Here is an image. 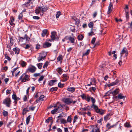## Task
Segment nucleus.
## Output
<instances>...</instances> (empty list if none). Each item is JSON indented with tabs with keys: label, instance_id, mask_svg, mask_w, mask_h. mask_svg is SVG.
<instances>
[{
	"label": "nucleus",
	"instance_id": "obj_8",
	"mask_svg": "<svg viewBox=\"0 0 132 132\" xmlns=\"http://www.w3.org/2000/svg\"><path fill=\"white\" fill-rule=\"evenodd\" d=\"M113 4L111 3L110 2L108 8V10L107 13L109 14L111 13L113 9Z\"/></svg>",
	"mask_w": 132,
	"mask_h": 132
},
{
	"label": "nucleus",
	"instance_id": "obj_18",
	"mask_svg": "<svg viewBox=\"0 0 132 132\" xmlns=\"http://www.w3.org/2000/svg\"><path fill=\"white\" fill-rule=\"evenodd\" d=\"M24 45H26V46L24 47V48L26 50L28 49L29 48H30V50H31V49H32V47L31 45L30 44H24Z\"/></svg>",
	"mask_w": 132,
	"mask_h": 132
},
{
	"label": "nucleus",
	"instance_id": "obj_53",
	"mask_svg": "<svg viewBox=\"0 0 132 132\" xmlns=\"http://www.w3.org/2000/svg\"><path fill=\"white\" fill-rule=\"evenodd\" d=\"M22 13H20L18 16V19L19 20L21 19L22 17Z\"/></svg>",
	"mask_w": 132,
	"mask_h": 132
},
{
	"label": "nucleus",
	"instance_id": "obj_29",
	"mask_svg": "<svg viewBox=\"0 0 132 132\" xmlns=\"http://www.w3.org/2000/svg\"><path fill=\"white\" fill-rule=\"evenodd\" d=\"M110 114L109 113L107 115L105 116L104 118V120L106 121L107 120L110 119Z\"/></svg>",
	"mask_w": 132,
	"mask_h": 132
},
{
	"label": "nucleus",
	"instance_id": "obj_9",
	"mask_svg": "<svg viewBox=\"0 0 132 132\" xmlns=\"http://www.w3.org/2000/svg\"><path fill=\"white\" fill-rule=\"evenodd\" d=\"M119 81V80L118 79H116L114 82H112L110 84H108L107 85L109 87H110L111 86L116 85L118 84Z\"/></svg>",
	"mask_w": 132,
	"mask_h": 132
},
{
	"label": "nucleus",
	"instance_id": "obj_58",
	"mask_svg": "<svg viewBox=\"0 0 132 132\" xmlns=\"http://www.w3.org/2000/svg\"><path fill=\"white\" fill-rule=\"evenodd\" d=\"M81 97L82 99L86 100L87 96H86L84 94H83L81 95Z\"/></svg>",
	"mask_w": 132,
	"mask_h": 132
},
{
	"label": "nucleus",
	"instance_id": "obj_4",
	"mask_svg": "<svg viewBox=\"0 0 132 132\" xmlns=\"http://www.w3.org/2000/svg\"><path fill=\"white\" fill-rule=\"evenodd\" d=\"M56 32L55 31L51 32V38L54 41L55 40L59 39V37H56Z\"/></svg>",
	"mask_w": 132,
	"mask_h": 132
},
{
	"label": "nucleus",
	"instance_id": "obj_14",
	"mask_svg": "<svg viewBox=\"0 0 132 132\" xmlns=\"http://www.w3.org/2000/svg\"><path fill=\"white\" fill-rule=\"evenodd\" d=\"M63 81H65L67 80L69 78L68 75L67 74H64L63 75Z\"/></svg>",
	"mask_w": 132,
	"mask_h": 132
},
{
	"label": "nucleus",
	"instance_id": "obj_26",
	"mask_svg": "<svg viewBox=\"0 0 132 132\" xmlns=\"http://www.w3.org/2000/svg\"><path fill=\"white\" fill-rule=\"evenodd\" d=\"M12 98L15 101H19L20 100V98L17 97L15 94H13L12 95Z\"/></svg>",
	"mask_w": 132,
	"mask_h": 132
},
{
	"label": "nucleus",
	"instance_id": "obj_39",
	"mask_svg": "<svg viewBox=\"0 0 132 132\" xmlns=\"http://www.w3.org/2000/svg\"><path fill=\"white\" fill-rule=\"evenodd\" d=\"M49 62L47 61H46L45 63L44 64L43 67V68H46L48 65Z\"/></svg>",
	"mask_w": 132,
	"mask_h": 132
},
{
	"label": "nucleus",
	"instance_id": "obj_37",
	"mask_svg": "<svg viewBox=\"0 0 132 132\" xmlns=\"http://www.w3.org/2000/svg\"><path fill=\"white\" fill-rule=\"evenodd\" d=\"M57 89V88L56 87H54L51 88L50 90L51 92H53L54 91H56Z\"/></svg>",
	"mask_w": 132,
	"mask_h": 132
},
{
	"label": "nucleus",
	"instance_id": "obj_3",
	"mask_svg": "<svg viewBox=\"0 0 132 132\" xmlns=\"http://www.w3.org/2000/svg\"><path fill=\"white\" fill-rule=\"evenodd\" d=\"M11 103V101L9 97H6L3 101V104L6 105L7 107H10Z\"/></svg>",
	"mask_w": 132,
	"mask_h": 132
},
{
	"label": "nucleus",
	"instance_id": "obj_61",
	"mask_svg": "<svg viewBox=\"0 0 132 132\" xmlns=\"http://www.w3.org/2000/svg\"><path fill=\"white\" fill-rule=\"evenodd\" d=\"M44 77L43 76H41L38 80L39 81H42L44 79Z\"/></svg>",
	"mask_w": 132,
	"mask_h": 132
},
{
	"label": "nucleus",
	"instance_id": "obj_31",
	"mask_svg": "<svg viewBox=\"0 0 132 132\" xmlns=\"http://www.w3.org/2000/svg\"><path fill=\"white\" fill-rule=\"evenodd\" d=\"M60 122L61 123L65 124L67 123V122L65 119L63 118H61L60 119Z\"/></svg>",
	"mask_w": 132,
	"mask_h": 132
},
{
	"label": "nucleus",
	"instance_id": "obj_1",
	"mask_svg": "<svg viewBox=\"0 0 132 132\" xmlns=\"http://www.w3.org/2000/svg\"><path fill=\"white\" fill-rule=\"evenodd\" d=\"M30 76L27 74V72H25L23 73L20 76L18 80V82H20L21 81V82H25L28 81L30 80Z\"/></svg>",
	"mask_w": 132,
	"mask_h": 132
},
{
	"label": "nucleus",
	"instance_id": "obj_54",
	"mask_svg": "<svg viewBox=\"0 0 132 132\" xmlns=\"http://www.w3.org/2000/svg\"><path fill=\"white\" fill-rule=\"evenodd\" d=\"M90 81L94 83H95L96 82V80L94 78H91L90 79Z\"/></svg>",
	"mask_w": 132,
	"mask_h": 132
},
{
	"label": "nucleus",
	"instance_id": "obj_22",
	"mask_svg": "<svg viewBox=\"0 0 132 132\" xmlns=\"http://www.w3.org/2000/svg\"><path fill=\"white\" fill-rule=\"evenodd\" d=\"M57 81V80H51L48 82V85L50 86H52L54 84L55 82Z\"/></svg>",
	"mask_w": 132,
	"mask_h": 132
},
{
	"label": "nucleus",
	"instance_id": "obj_44",
	"mask_svg": "<svg viewBox=\"0 0 132 132\" xmlns=\"http://www.w3.org/2000/svg\"><path fill=\"white\" fill-rule=\"evenodd\" d=\"M61 13L60 11L58 12L56 15V18H58L59 16L61 15Z\"/></svg>",
	"mask_w": 132,
	"mask_h": 132
},
{
	"label": "nucleus",
	"instance_id": "obj_46",
	"mask_svg": "<svg viewBox=\"0 0 132 132\" xmlns=\"http://www.w3.org/2000/svg\"><path fill=\"white\" fill-rule=\"evenodd\" d=\"M62 56L61 55H60L57 58V61H60L62 60Z\"/></svg>",
	"mask_w": 132,
	"mask_h": 132
},
{
	"label": "nucleus",
	"instance_id": "obj_45",
	"mask_svg": "<svg viewBox=\"0 0 132 132\" xmlns=\"http://www.w3.org/2000/svg\"><path fill=\"white\" fill-rule=\"evenodd\" d=\"M91 97L88 96V95L87 96L86 100L88 102H89L90 101Z\"/></svg>",
	"mask_w": 132,
	"mask_h": 132
},
{
	"label": "nucleus",
	"instance_id": "obj_16",
	"mask_svg": "<svg viewBox=\"0 0 132 132\" xmlns=\"http://www.w3.org/2000/svg\"><path fill=\"white\" fill-rule=\"evenodd\" d=\"M51 45V44L48 42H45L43 44V47L44 48H47L50 47Z\"/></svg>",
	"mask_w": 132,
	"mask_h": 132
},
{
	"label": "nucleus",
	"instance_id": "obj_30",
	"mask_svg": "<svg viewBox=\"0 0 132 132\" xmlns=\"http://www.w3.org/2000/svg\"><path fill=\"white\" fill-rule=\"evenodd\" d=\"M10 42L9 43L10 45L12 46L13 44V42L14 41L13 38L12 37H10Z\"/></svg>",
	"mask_w": 132,
	"mask_h": 132
},
{
	"label": "nucleus",
	"instance_id": "obj_33",
	"mask_svg": "<svg viewBox=\"0 0 132 132\" xmlns=\"http://www.w3.org/2000/svg\"><path fill=\"white\" fill-rule=\"evenodd\" d=\"M27 65L26 63L24 61H22L21 63V65L22 67H25Z\"/></svg>",
	"mask_w": 132,
	"mask_h": 132
},
{
	"label": "nucleus",
	"instance_id": "obj_15",
	"mask_svg": "<svg viewBox=\"0 0 132 132\" xmlns=\"http://www.w3.org/2000/svg\"><path fill=\"white\" fill-rule=\"evenodd\" d=\"M92 108V106H88L87 107H85L84 108H81V109H82L83 110L86 111L91 110Z\"/></svg>",
	"mask_w": 132,
	"mask_h": 132
},
{
	"label": "nucleus",
	"instance_id": "obj_17",
	"mask_svg": "<svg viewBox=\"0 0 132 132\" xmlns=\"http://www.w3.org/2000/svg\"><path fill=\"white\" fill-rule=\"evenodd\" d=\"M119 92V89L117 88L116 89H115L114 91L111 92V94H112L113 96L116 95Z\"/></svg>",
	"mask_w": 132,
	"mask_h": 132
},
{
	"label": "nucleus",
	"instance_id": "obj_62",
	"mask_svg": "<svg viewBox=\"0 0 132 132\" xmlns=\"http://www.w3.org/2000/svg\"><path fill=\"white\" fill-rule=\"evenodd\" d=\"M78 119V117H77V116H75L74 117L73 120V123H75L76 122V120H77V119Z\"/></svg>",
	"mask_w": 132,
	"mask_h": 132
},
{
	"label": "nucleus",
	"instance_id": "obj_5",
	"mask_svg": "<svg viewBox=\"0 0 132 132\" xmlns=\"http://www.w3.org/2000/svg\"><path fill=\"white\" fill-rule=\"evenodd\" d=\"M125 98V96L121 94H119L118 96H115L113 97L114 99L116 100H118L119 99H124Z\"/></svg>",
	"mask_w": 132,
	"mask_h": 132
},
{
	"label": "nucleus",
	"instance_id": "obj_23",
	"mask_svg": "<svg viewBox=\"0 0 132 132\" xmlns=\"http://www.w3.org/2000/svg\"><path fill=\"white\" fill-rule=\"evenodd\" d=\"M91 106H92V108L93 107H94V109L97 113L99 112L100 109L98 108V106L97 105H91Z\"/></svg>",
	"mask_w": 132,
	"mask_h": 132
},
{
	"label": "nucleus",
	"instance_id": "obj_59",
	"mask_svg": "<svg viewBox=\"0 0 132 132\" xmlns=\"http://www.w3.org/2000/svg\"><path fill=\"white\" fill-rule=\"evenodd\" d=\"M14 20V19L13 17L11 16L10 17V20L9 21V22H13Z\"/></svg>",
	"mask_w": 132,
	"mask_h": 132
},
{
	"label": "nucleus",
	"instance_id": "obj_21",
	"mask_svg": "<svg viewBox=\"0 0 132 132\" xmlns=\"http://www.w3.org/2000/svg\"><path fill=\"white\" fill-rule=\"evenodd\" d=\"M30 111V109H28V108L27 107L24 108L22 114L23 115L26 114L27 112H29Z\"/></svg>",
	"mask_w": 132,
	"mask_h": 132
},
{
	"label": "nucleus",
	"instance_id": "obj_42",
	"mask_svg": "<svg viewBox=\"0 0 132 132\" xmlns=\"http://www.w3.org/2000/svg\"><path fill=\"white\" fill-rule=\"evenodd\" d=\"M71 116H69L67 118V122L71 123Z\"/></svg>",
	"mask_w": 132,
	"mask_h": 132
},
{
	"label": "nucleus",
	"instance_id": "obj_36",
	"mask_svg": "<svg viewBox=\"0 0 132 132\" xmlns=\"http://www.w3.org/2000/svg\"><path fill=\"white\" fill-rule=\"evenodd\" d=\"M88 26L90 28H92L93 27L94 23L93 22H91L88 23Z\"/></svg>",
	"mask_w": 132,
	"mask_h": 132
},
{
	"label": "nucleus",
	"instance_id": "obj_24",
	"mask_svg": "<svg viewBox=\"0 0 132 132\" xmlns=\"http://www.w3.org/2000/svg\"><path fill=\"white\" fill-rule=\"evenodd\" d=\"M13 50L15 52V53L17 54H18L19 53L20 50L17 47H15L13 49Z\"/></svg>",
	"mask_w": 132,
	"mask_h": 132
},
{
	"label": "nucleus",
	"instance_id": "obj_51",
	"mask_svg": "<svg viewBox=\"0 0 132 132\" xmlns=\"http://www.w3.org/2000/svg\"><path fill=\"white\" fill-rule=\"evenodd\" d=\"M75 24H77V25H79V23L80 21L78 19H76V20H75Z\"/></svg>",
	"mask_w": 132,
	"mask_h": 132
},
{
	"label": "nucleus",
	"instance_id": "obj_10",
	"mask_svg": "<svg viewBox=\"0 0 132 132\" xmlns=\"http://www.w3.org/2000/svg\"><path fill=\"white\" fill-rule=\"evenodd\" d=\"M54 107L57 108L56 109H57V110L58 111V112H61L62 111V109L63 108V106L61 105V104H59L58 105H55L54 106Z\"/></svg>",
	"mask_w": 132,
	"mask_h": 132
},
{
	"label": "nucleus",
	"instance_id": "obj_12",
	"mask_svg": "<svg viewBox=\"0 0 132 132\" xmlns=\"http://www.w3.org/2000/svg\"><path fill=\"white\" fill-rule=\"evenodd\" d=\"M48 34L47 32V30L46 29H44L42 31V37H44L45 36H48Z\"/></svg>",
	"mask_w": 132,
	"mask_h": 132
},
{
	"label": "nucleus",
	"instance_id": "obj_63",
	"mask_svg": "<svg viewBox=\"0 0 132 132\" xmlns=\"http://www.w3.org/2000/svg\"><path fill=\"white\" fill-rule=\"evenodd\" d=\"M41 45L38 44H37L36 45V48L37 49H39Z\"/></svg>",
	"mask_w": 132,
	"mask_h": 132
},
{
	"label": "nucleus",
	"instance_id": "obj_11",
	"mask_svg": "<svg viewBox=\"0 0 132 132\" xmlns=\"http://www.w3.org/2000/svg\"><path fill=\"white\" fill-rule=\"evenodd\" d=\"M120 54L121 55H121L122 54H125L126 56H127L128 55V51L126 48L125 47H124L122 50Z\"/></svg>",
	"mask_w": 132,
	"mask_h": 132
},
{
	"label": "nucleus",
	"instance_id": "obj_64",
	"mask_svg": "<svg viewBox=\"0 0 132 132\" xmlns=\"http://www.w3.org/2000/svg\"><path fill=\"white\" fill-rule=\"evenodd\" d=\"M44 97L45 96L44 95H42L39 97V98L40 99V100L43 101L44 100L43 99V98H44Z\"/></svg>",
	"mask_w": 132,
	"mask_h": 132
},
{
	"label": "nucleus",
	"instance_id": "obj_57",
	"mask_svg": "<svg viewBox=\"0 0 132 132\" xmlns=\"http://www.w3.org/2000/svg\"><path fill=\"white\" fill-rule=\"evenodd\" d=\"M96 38L95 37H94L92 39L91 42V43L92 44H94V43L95 42V41Z\"/></svg>",
	"mask_w": 132,
	"mask_h": 132
},
{
	"label": "nucleus",
	"instance_id": "obj_55",
	"mask_svg": "<svg viewBox=\"0 0 132 132\" xmlns=\"http://www.w3.org/2000/svg\"><path fill=\"white\" fill-rule=\"evenodd\" d=\"M96 90L95 87H91L90 89V91H91V90H92L94 92H95Z\"/></svg>",
	"mask_w": 132,
	"mask_h": 132
},
{
	"label": "nucleus",
	"instance_id": "obj_38",
	"mask_svg": "<svg viewBox=\"0 0 132 132\" xmlns=\"http://www.w3.org/2000/svg\"><path fill=\"white\" fill-rule=\"evenodd\" d=\"M43 64V63H40L37 64V66L39 69H42Z\"/></svg>",
	"mask_w": 132,
	"mask_h": 132
},
{
	"label": "nucleus",
	"instance_id": "obj_7",
	"mask_svg": "<svg viewBox=\"0 0 132 132\" xmlns=\"http://www.w3.org/2000/svg\"><path fill=\"white\" fill-rule=\"evenodd\" d=\"M36 69V68L35 66H32V67L28 68L26 71L27 72H34Z\"/></svg>",
	"mask_w": 132,
	"mask_h": 132
},
{
	"label": "nucleus",
	"instance_id": "obj_6",
	"mask_svg": "<svg viewBox=\"0 0 132 132\" xmlns=\"http://www.w3.org/2000/svg\"><path fill=\"white\" fill-rule=\"evenodd\" d=\"M64 102L67 105H69L72 103V100L70 98H65Z\"/></svg>",
	"mask_w": 132,
	"mask_h": 132
},
{
	"label": "nucleus",
	"instance_id": "obj_43",
	"mask_svg": "<svg viewBox=\"0 0 132 132\" xmlns=\"http://www.w3.org/2000/svg\"><path fill=\"white\" fill-rule=\"evenodd\" d=\"M117 52L116 51H114L112 52L110 51L108 52V54L109 56H111L112 54H114Z\"/></svg>",
	"mask_w": 132,
	"mask_h": 132
},
{
	"label": "nucleus",
	"instance_id": "obj_49",
	"mask_svg": "<svg viewBox=\"0 0 132 132\" xmlns=\"http://www.w3.org/2000/svg\"><path fill=\"white\" fill-rule=\"evenodd\" d=\"M124 125L126 127H130V124L128 123L127 122Z\"/></svg>",
	"mask_w": 132,
	"mask_h": 132
},
{
	"label": "nucleus",
	"instance_id": "obj_28",
	"mask_svg": "<svg viewBox=\"0 0 132 132\" xmlns=\"http://www.w3.org/2000/svg\"><path fill=\"white\" fill-rule=\"evenodd\" d=\"M84 38V36L82 35L81 34L78 35L77 38L79 40H81L83 39Z\"/></svg>",
	"mask_w": 132,
	"mask_h": 132
},
{
	"label": "nucleus",
	"instance_id": "obj_19",
	"mask_svg": "<svg viewBox=\"0 0 132 132\" xmlns=\"http://www.w3.org/2000/svg\"><path fill=\"white\" fill-rule=\"evenodd\" d=\"M91 132H100L99 129L96 126L92 128Z\"/></svg>",
	"mask_w": 132,
	"mask_h": 132
},
{
	"label": "nucleus",
	"instance_id": "obj_41",
	"mask_svg": "<svg viewBox=\"0 0 132 132\" xmlns=\"http://www.w3.org/2000/svg\"><path fill=\"white\" fill-rule=\"evenodd\" d=\"M90 51V50L89 49L87 50L85 52L83 53V56L85 55H88Z\"/></svg>",
	"mask_w": 132,
	"mask_h": 132
},
{
	"label": "nucleus",
	"instance_id": "obj_2",
	"mask_svg": "<svg viewBox=\"0 0 132 132\" xmlns=\"http://www.w3.org/2000/svg\"><path fill=\"white\" fill-rule=\"evenodd\" d=\"M41 5L40 6H38L35 10V13L36 14H38L40 12V11H41L43 13L44 12H45L48 9L47 7L46 6L43 5V4L42 3H40Z\"/></svg>",
	"mask_w": 132,
	"mask_h": 132
},
{
	"label": "nucleus",
	"instance_id": "obj_56",
	"mask_svg": "<svg viewBox=\"0 0 132 132\" xmlns=\"http://www.w3.org/2000/svg\"><path fill=\"white\" fill-rule=\"evenodd\" d=\"M33 19L35 20H38L40 19V17L39 16H33Z\"/></svg>",
	"mask_w": 132,
	"mask_h": 132
},
{
	"label": "nucleus",
	"instance_id": "obj_25",
	"mask_svg": "<svg viewBox=\"0 0 132 132\" xmlns=\"http://www.w3.org/2000/svg\"><path fill=\"white\" fill-rule=\"evenodd\" d=\"M68 91L72 93L75 91V88L73 87H70L67 88Z\"/></svg>",
	"mask_w": 132,
	"mask_h": 132
},
{
	"label": "nucleus",
	"instance_id": "obj_13",
	"mask_svg": "<svg viewBox=\"0 0 132 132\" xmlns=\"http://www.w3.org/2000/svg\"><path fill=\"white\" fill-rule=\"evenodd\" d=\"M46 57V56H43L42 55H39L37 58L38 62H39L41 61L44 60L45 59Z\"/></svg>",
	"mask_w": 132,
	"mask_h": 132
},
{
	"label": "nucleus",
	"instance_id": "obj_52",
	"mask_svg": "<svg viewBox=\"0 0 132 132\" xmlns=\"http://www.w3.org/2000/svg\"><path fill=\"white\" fill-rule=\"evenodd\" d=\"M25 37L26 39V41H29L30 39L29 37L26 34L25 35Z\"/></svg>",
	"mask_w": 132,
	"mask_h": 132
},
{
	"label": "nucleus",
	"instance_id": "obj_40",
	"mask_svg": "<svg viewBox=\"0 0 132 132\" xmlns=\"http://www.w3.org/2000/svg\"><path fill=\"white\" fill-rule=\"evenodd\" d=\"M3 116L5 117L7 116L8 115L7 112L5 110L3 111Z\"/></svg>",
	"mask_w": 132,
	"mask_h": 132
},
{
	"label": "nucleus",
	"instance_id": "obj_47",
	"mask_svg": "<svg viewBox=\"0 0 132 132\" xmlns=\"http://www.w3.org/2000/svg\"><path fill=\"white\" fill-rule=\"evenodd\" d=\"M5 58L8 60V61H10L11 60V58L7 54H5Z\"/></svg>",
	"mask_w": 132,
	"mask_h": 132
},
{
	"label": "nucleus",
	"instance_id": "obj_35",
	"mask_svg": "<svg viewBox=\"0 0 132 132\" xmlns=\"http://www.w3.org/2000/svg\"><path fill=\"white\" fill-rule=\"evenodd\" d=\"M30 116H29L26 119V123L27 125L29 124L30 119Z\"/></svg>",
	"mask_w": 132,
	"mask_h": 132
},
{
	"label": "nucleus",
	"instance_id": "obj_50",
	"mask_svg": "<svg viewBox=\"0 0 132 132\" xmlns=\"http://www.w3.org/2000/svg\"><path fill=\"white\" fill-rule=\"evenodd\" d=\"M64 84H62L61 82H59L58 84V86L59 87L62 88L63 87Z\"/></svg>",
	"mask_w": 132,
	"mask_h": 132
},
{
	"label": "nucleus",
	"instance_id": "obj_20",
	"mask_svg": "<svg viewBox=\"0 0 132 132\" xmlns=\"http://www.w3.org/2000/svg\"><path fill=\"white\" fill-rule=\"evenodd\" d=\"M69 40L71 43L74 44L75 41V37L74 36L71 37V36H70Z\"/></svg>",
	"mask_w": 132,
	"mask_h": 132
},
{
	"label": "nucleus",
	"instance_id": "obj_27",
	"mask_svg": "<svg viewBox=\"0 0 132 132\" xmlns=\"http://www.w3.org/2000/svg\"><path fill=\"white\" fill-rule=\"evenodd\" d=\"M56 71L60 75H61L63 72L62 68L60 67L57 68L56 69Z\"/></svg>",
	"mask_w": 132,
	"mask_h": 132
},
{
	"label": "nucleus",
	"instance_id": "obj_32",
	"mask_svg": "<svg viewBox=\"0 0 132 132\" xmlns=\"http://www.w3.org/2000/svg\"><path fill=\"white\" fill-rule=\"evenodd\" d=\"M59 112L58 111L57 109L56 108L54 109L53 110H52L51 111V113L52 114H54L56 113V112Z\"/></svg>",
	"mask_w": 132,
	"mask_h": 132
},
{
	"label": "nucleus",
	"instance_id": "obj_34",
	"mask_svg": "<svg viewBox=\"0 0 132 132\" xmlns=\"http://www.w3.org/2000/svg\"><path fill=\"white\" fill-rule=\"evenodd\" d=\"M90 100L92 103V105H95L94 103L96 102V100L93 97H91Z\"/></svg>",
	"mask_w": 132,
	"mask_h": 132
},
{
	"label": "nucleus",
	"instance_id": "obj_48",
	"mask_svg": "<svg viewBox=\"0 0 132 132\" xmlns=\"http://www.w3.org/2000/svg\"><path fill=\"white\" fill-rule=\"evenodd\" d=\"M125 13L126 18L127 19H128L129 18V12L127 10H125Z\"/></svg>",
	"mask_w": 132,
	"mask_h": 132
},
{
	"label": "nucleus",
	"instance_id": "obj_60",
	"mask_svg": "<svg viewBox=\"0 0 132 132\" xmlns=\"http://www.w3.org/2000/svg\"><path fill=\"white\" fill-rule=\"evenodd\" d=\"M100 44V43L99 42H96L95 44H94L93 47H95L96 46L99 45Z\"/></svg>",
	"mask_w": 132,
	"mask_h": 132
}]
</instances>
